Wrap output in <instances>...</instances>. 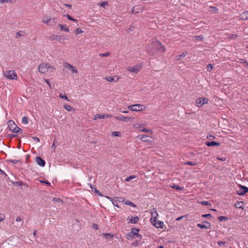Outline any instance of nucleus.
Wrapping results in <instances>:
<instances>
[{
	"label": "nucleus",
	"instance_id": "5701e85b",
	"mask_svg": "<svg viewBox=\"0 0 248 248\" xmlns=\"http://www.w3.org/2000/svg\"><path fill=\"white\" fill-rule=\"evenodd\" d=\"M158 216V213L157 212L155 213H151V218L150 220L151 222L156 221V219Z\"/></svg>",
	"mask_w": 248,
	"mask_h": 248
},
{
	"label": "nucleus",
	"instance_id": "72a5a7b5",
	"mask_svg": "<svg viewBox=\"0 0 248 248\" xmlns=\"http://www.w3.org/2000/svg\"><path fill=\"white\" fill-rule=\"evenodd\" d=\"M5 218V216L4 214L0 213V222L3 221Z\"/></svg>",
	"mask_w": 248,
	"mask_h": 248
},
{
	"label": "nucleus",
	"instance_id": "ddd939ff",
	"mask_svg": "<svg viewBox=\"0 0 248 248\" xmlns=\"http://www.w3.org/2000/svg\"><path fill=\"white\" fill-rule=\"evenodd\" d=\"M139 229L133 228L131 229L130 233L132 234V235L134 237L135 236H137L138 238H139L140 240L142 238V235L139 233Z\"/></svg>",
	"mask_w": 248,
	"mask_h": 248
},
{
	"label": "nucleus",
	"instance_id": "774afa93",
	"mask_svg": "<svg viewBox=\"0 0 248 248\" xmlns=\"http://www.w3.org/2000/svg\"><path fill=\"white\" fill-rule=\"evenodd\" d=\"M184 217V216H181V217H179L177 218L176 220L177 221H179V220H180L181 219H182Z\"/></svg>",
	"mask_w": 248,
	"mask_h": 248
},
{
	"label": "nucleus",
	"instance_id": "20e7f679",
	"mask_svg": "<svg viewBox=\"0 0 248 248\" xmlns=\"http://www.w3.org/2000/svg\"><path fill=\"white\" fill-rule=\"evenodd\" d=\"M42 22L48 26H54L57 23L56 18H50L48 16H44L42 18Z\"/></svg>",
	"mask_w": 248,
	"mask_h": 248
},
{
	"label": "nucleus",
	"instance_id": "37998d69",
	"mask_svg": "<svg viewBox=\"0 0 248 248\" xmlns=\"http://www.w3.org/2000/svg\"><path fill=\"white\" fill-rule=\"evenodd\" d=\"M112 135L114 136H120L121 133L119 132L114 131L112 132Z\"/></svg>",
	"mask_w": 248,
	"mask_h": 248
},
{
	"label": "nucleus",
	"instance_id": "680f3d73",
	"mask_svg": "<svg viewBox=\"0 0 248 248\" xmlns=\"http://www.w3.org/2000/svg\"><path fill=\"white\" fill-rule=\"evenodd\" d=\"M211 217V214H204V215H202V217Z\"/></svg>",
	"mask_w": 248,
	"mask_h": 248
},
{
	"label": "nucleus",
	"instance_id": "4c0bfd02",
	"mask_svg": "<svg viewBox=\"0 0 248 248\" xmlns=\"http://www.w3.org/2000/svg\"><path fill=\"white\" fill-rule=\"evenodd\" d=\"M209 9H210V11L211 12H215L217 10V9L216 7H214V6H210L209 7Z\"/></svg>",
	"mask_w": 248,
	"mask_h": 248
},
{
	"label": "nucleus",
	"instance_id": "4be33fe9",
	"mask_svg": "<svg viewBox=\"0 0 248 248\" xmlns=\"http://www.w3.org/2000/svg\"><path fill=\"white\" fill-rule=\"evenodd\" d=\"M139 220V217H131L129 218V221L128 223H137Z\"/></svg>",
	"mask_w": 248,
	"mask_h": 248
},
{
	"label": "nucleus",
	"instance_id": "39448f33",
	"mask_svg": "<svg viewBox=\"0 0 248 248\" xmlns=\"http://www.w3.org/2000/svg\"><path fill=\"white\" fill-rule=\"evenodd\" d=\"M128 108L132 111H140L144 110L146 109V107L143 105L141 104H135L131 106H129Z\"/></svg>",
	"mask_w": 248,
	"mask_h": 248
},
{
	"label": "nucleus",
	"instance_id": "393cba45",
	"mask_svg": "<svg viewBox=\"0 0 248 248\" xmlns=\"http://www.w3.org/2000/svg\"><path fill=\"white\" fill-rule=\"evenodd\" d=\"M59 27H60L61 31H65L68 32L69 31V29L67 27H65V25L62 24H59Z\"/></svg>",
	"mask_w": 248,
	"mask_h": 248
},
{
	"label": "nucleus",
	"instance_id": "6ab92c4d",
	"mask_svg": "<svg viewBox=\"0 0 248 248\" xmlns=\"http://www.w3.org/2000/svg\"><path fill=\"white\" fill-rule=\"evenodd\" d=\"M205 144L207 146L209 147V146H219L220 143L219 142H217L215 141H212L206 142Z\"/></svg>",
	"mask_w": 248,
	"mask_h": 248
},
{
	"label": "nucleus",
	"instance_id": "3c124183",
	"mask_svg": "<svg viewBox=\"0 0 248 248\" xmlns=\"http://www.w3.org/2000/svg\"><path fill=\"white\" fill-rule=\"evenodd\" d=\"M135 29V27L133 26H131L130 27V28L127 30L129 32H131V31H132L134 30Z\"/></svg>",
	"mask_w": 248,
	"mask_h": 248
},
{
	"label": "nucleus",
	"instance_id": "8fccbe9b",
	"mask_svg": "<svg viewBox=\"0 0 248 248\" xmlns=\"http://www.w3.org/2000/svg\"><path fill=\"white\" fill-rule=\"evenodd\" d=\"M200 203L204 205H210V204L207 201H202L200 202Z\"/></svg>",
	"mask_w": 248,
	"mask_h": 248
},
{
	"label": "nucleus",
	"instance_id": "58836bf2",
	"mask_svg": "<svg viewBox=\"0 0 248 248\" xmlns=\"http://www.w3.org/2000/svg\"><path fill=\"white\" fill-rule=\"evenodd\" d=\"M171 187L178 190H182L183 189V188L181 187L180 186L175 185H174L173 186H171Z\"/></svg>",
	"mask_w": 248,
	"mask_h": 248
},
{
	"label": "nucleus",
	"instance_id": "ea45409f",
	"mask_svg": "<svg viewBox=\"0 0 248 248\" xmlns=\"http://www.w3.org/2000/svg\"><path fill=\"white\" fill-rule=\"evenodd\" d=\"M218 219L220 221H222L223 220H227V218L226 217H224V216H220V217H218Z\"/></svg>",
	"mask_w": 248,
	"mask_h": 248
},
{
	"label": "nucleus",
	"instance_id": "aec40b11",
	"mask_svg": "<svg viewBox=\"0 0 248 248\" xmlns=\"http://www.w3.org/2000/svg\"><path fill=\"white\" fill-rule=\"evenodd\" d=\"M234 207L236 208L244 209V202H237L235 204Z\"/></svg>",
	"mask_w": 248,
	"mask_h": 248
},
{
	"label": "nucleus",
	"instance_id": "473e14b6",
	"mask_svg": "<svg viewBox=\"0 0 248 248\" xmlns=\"http://www.w3.org/2000/svg\"><path fill=\"white\" fill-rule=\"evenodd\" d=\"M52 200H53V202H57L60 203L61 204H62V203H63L61 199H59V198H54Z\"/></svg>",
	"mask_w": 248,
	"mask_h": 248
},
{
	"label": "nucleus",
	"instance_id": "a18cd8bd",
	"mask_svg": "<svg viewBox=\"0 0 248 248\" xmlns=\"http://www.w3.org/2000/svg\"><path fill=\"white\" fill-rule=\"evenodd\" d=\"M83 32V31L82 30H81L80 28H78L76 30L75 33L76 34H79V33H82Z\"/></svg>",
	"mask_w": 248,
	"mask_h": 248
},
{
	"label": "nucleus",
	"instance_id": "7c9ffc66",
	"mask_svg": "<svg viewBox=\"0 0 248 248\" xmlns=\"http://www.w3.org/2000/svg\"><path fill=\"white\" fill-rule=\"evenodd\" d=\"M53 39L54 40H56L58 41H61V39H62V37L60 35H54L53 36Z\"/></svg>",
	"mask_w": 248,
	"mask_h": 248
},
{
	"label": "nucleus",
	"instance_id": "1a4fd4ad",
	"mask_svg": "<svg viewBox=\"0 0 248 248\" xmlns=\"http://www.w3.org/2000/svg\"><path fill=\"white\" fill-rule=\"evenodd\" d=\"M144 124H136L134 125V127L135 129H138V130L141 131V132H144L146 133L147 132H151V131L147 129L144 128L143 127Z\"/></svg>",
	"mask_w": 248,
	"mask_h": 248
},
{
	"label": "nucleus",
	"instance_id": "864d4df0",
	"mask_svg": "<svg viewBox=\"0 0 248 248\" xmlns=\"http://www.w3.org/2000/svg\"><path fill=\"white\" fill-rule=\"evenodd\" d=\"M225 244V242H223V241H219V242H217V244L219 246H222L224 245Z\"/></svg>",
	"mask_w": 248,
	"mask_h": 248
},
{
	"label": "nucleus",
	"instance_id": "9b49d317",
	"mask_svg": "<svg viewBox=\"0 0 248 248\" xmlns=\"http://www.w3.org/2000/svg\"><path fill=\"white\" fill-rule=\"evenodd\" d=\"M240 187L241 189L239 190L236 191V193L238 195H244L247 192H248V187L242 185H240Z\"/></svg>",
	"mask_w": 248,
	"mask_h": 248
},
{
	"label": "nucleus",
	"instance_id": "c756f323",
	"mask_svg": "<svg viewBox=\"0 0 248 248\" xmlns=\"http://www.w3.org/2000/svg\"><path fill=\"white\" fill-rule=\"evenodd\" d=\"M124 204L130 205L134 207H136V205L135 204H134L133 202H131L129 201H126L125 202H124Z\"/></svg>",
	"mask_w": 248,
	"mask_h": 248
},
{
	"label": "nucleus",
	"instance_id": "052dcab7",
	"mask_svg": "<svg viewBox=\"0 0 248 248\" xmlns=\"http://www.w3.org/2000/svg\"><path fill=\"white\" fill-rule=\"evenodd\" d=\"M40 182L41 183H45V184H47V185L49 186L50 185V183L48 182H46L45 181H41Z\"/></svg>",
	"mask_w": 248,
	"mask_h": 248
},
{
	"label": "nucleus",
	"instance_id": "338daca9",
	"mask_svg": "<svg viewBox=\"0 0 248 248\" xmlns=\"http://www.w3.org/2000/svg\"><path fill=\"white\" fill-rule=\"evenodd\" d=\"M104 118H109L112 116V115H109V114L104 115Z\"/></svg>",
	"mask_w": 248,
	"mask_h": 248
},
{
	"label": "nucleus",
	"instance_id": "4468645a",
	"mask_svg": "<svg viewBox=\"0 0 248 248\" xmlns=\"http://www.w3.org/2000/svg\"><path fill=\"white\" fill-rule=\"evenodd\" d=\"M114 118L115 119H117L118 120L124 121L125 122H127L129 121L130 122L132 121V118L131 117H125L123 115H120L119 116L115 117Z\"/></svg>",
	"mask_w": 248,
	"mask_h": 248
},
{
	"label": "nucleus",
	"instance_id": "0eeeda50",
	"mask_svg": "<svg viewBox=\"0 0 248 248\" xmlns=\"http://www.w3.org/2000/svg\"><path fill=\"white\" fill-rule=\"evenodd\" d=\"M5 76L10 79H16L17 75L14 70H10L4 73Z\"/></svg>",
	"mask_w": 248,
	"mask_h": 248
},
{
	"label": "nucleus",
	"instance_id": "603ef678",
	"mask_svg": "<svg viewBox=\"0 0 248 248\" xmlns=\"http://www.w3.org/2000/svg\"><path fill=\"white\" fill-rule=\"evenodd\" d=\"M185 164L189 165H191V166H195L196 165L195 163H192L191 162H186L185 163Z\"/></svg>",
	"mask_w": 248,
	"mask_h": 248
},
{
	"label": "nucleus",
	"instance_id": "e433bc0d",
	"mask_svg": "<svg viewBox=\"0 0 248 248\" xmlns=\"http://www.w3.org/2000/svg\"><path fill=\"white\" fill-rule=\"evenodd\" d=\"M22 123L24 124H27L28 123V118L27 117H23L22 118Z\"/></svg>",
	"mask_w": 248,
	"mask_h": 248
},
{
	"label": "nucleus",
	"instance_id": "a211bd4d",
	"mask_svg": "<svg viewBox=\"0 0 248 248\" xmlns=\"http://www.w3.org/2000/svg\"><path fill=\"white\" fill-rule=\"evenodd\" d=\"M239 18L243 20H248V11H245L240 14Z\"/></svg>",
	"mask_w": 248,
	"mask_h": 248
},
{
	"label": "nucleus",
	"instance_id": "0e129e2a",
	"mask_svg": "<svg viewBox=\"0 0 248 248\" xmlns=\"http://www.w3.org/2000/svg\"><path fill=\"white\" fill-rule=\"evenodd\" d=\"M156 212V210L155 208H153L151 210V213H155Z\"/></svg>",
	"mask_w": 248,
	"mask_h": 248
},
{
	"label": "nucleus",
	"instance_id": "cd10ccee",
	"mask_svg": "<svg viewBox=\"0 0 248 248\" xmlns=\"http://www.w3.org/2000/svg\"><path fill=\"white\" fill-rule=\"evenodd\" d=\"M63 107L66 110L68 111H70L72 110V109H73V108L68 105H64Z\"/></svg>",
	"mask_w": 248,
	"mask_h": 248
},
{
	"label": "nucleus",
	"instance_id": "6e6552de",
	"mask_svg": "<svg viewBox=\"0 0 248 248\" xmlns=\"http://www.w3.org/2000/svg\"><path fill=\"white\" fill-rule=\"evenodd\" d=\"M142 66L140 65H136L133 67H129L127 68V70L130 72H132L135 74L138 73L141 69Z\"/></svg>",
	"mask_w": 248,
	"mask_h": 248
},
{
	"label": "nucleus",
	"instance_id": "b1692460",
	"mask_svg": "<svg viewBox=\"0 0 248 248\" xmlns=\"http://www.w3.org/2000/svg\"><path fill=\"white\" fill-rule=\"evenodd\" d=\"M187 54H188V53L187 52H184L183 53L176 56V60H181L182 59H183V58L186 57V56L187 55Z\"/></svg>",
	"mask_w": 248,
	"mask_h": 248
},
{
	"label": "nucleus",
	"instance_id": "2eb2a0df",
	"mask_svg": "<svg viewBox=\"0 0 248 248\" xmlns=\"http://www.w3.org/2000/svg\"><path fill=\"white\" fill-rule=\"evenodd\" d=\"M36 162L38 165L41 167H44L45 166V161L40 156H37L36 158Z\"/></svg>",
	"mask_w": 248,
	"mask_h": 248
},
{
	"label": "nucleus",
	"instance_id": "6e6d98bb",
	"mask_svg": "<svg viewBox=\"0 0 248 248\" xmlns=\"http://www.w3.org/2000/svg\"><path fill=\"white\" fill-rule=\"evenodd\" d=\"M239 61L241 63H247V62L246 61V60L245 59H241L239 60Z\"/></svg>",
	"mask_w": 248,
	"mask_h": 248
},
{
	"label": "nucleus",
	"instance_id": "49530a36",
	"mask_svg": "<svg viewBox=\"0 0 248 248\" xmlns=\"http://www.w3.org/2000/svg\"><path fill=\"white\" fill-rule=\"evenodd\" d=\"M23 31H19L16 33V37L17 38L19 36H21L23 35Z\"/></svg>",
	"mask_w": 248,
	"mask_h": 248
},
{
	"label": "nucleus",
	"instance_id": "5fc2aeb1",
	"mask_svg": "<svg viewBox=\"0 0 248 248\" xmlns=\"http://www.w3.org/2000/svg\"><path fill=\"white\" fill-rule=\"evenodd\" d=\"M44 80H45V81L47 83V84H48V86H49V88H51V84H50V83L49 82V81H48L47 79H44Z\"/></svg>",
	"mask_w": 248,
	"mask_h": 248
},
{
	"label": "nucleus",
	"instance_id": "9d476101",
	"mask_svg": "<svg viewBox=\"0 0 248 248\" xmlns=\"http://www.w3.org/2000/svg\"><path fill=\"white\" fill-rule=\"evenodd\" d=\"M144 8L142 6L140 5H136L133 7L132 13L136 14L139 13L140 12H142Z\"/></svg>",
	"mask_w": 248,
	"mask_h": 248
},
{
	"label": "nucleus",
	"instance_id": "423d86ee",
	"mask_svg": "<svg viewBox=\"0 0 248 248\" xmlns=\"http://www.w3.org/2000/svg\"><path fill=\"white\" fill-rule=\"evenodd\" d=\"M208 100L206 98L201 97L197 99L196 101V106L198 107H201L203 105L207 104Z\"/></svg>",
	"mask_w": 248,
	"mask_h": 248
},
{
	"label": "nucleus",
	"instance_id": "e2e57ef3",
	"mask_svg": "<svg viewBox=\"0 0 248 248\" xmlns=\"http://www.w3.org/2000/svg\"><path fill=\"white\" fill-rule=\"evenodd\" d=\"M207 68H210V69H213V66L211 64H208L207 65Z\"/></svg>",
	"mask_w": 248,
	"mask_h": 248
},
{
	"label": "nucleus",
	"instance_id": "f704fd0d",
	"mask_svg": "<svg viewBox=\"0 0 248 248\" xmlns=\"http://www.w3.org/2000/svg\"><path fill=\"white\" fill-rule=\"evenodd\" d=\"M59 96L62 99H64L67 100H69L68 99L67 96L65 94H63L62 93H60Z\"/></svg>",
	"mask_w": 248,
	"mask_h": 248
},
{
	"label": "nucleus",
	"instance_id": "c85d7f7f",
	"mask_svg": "<svg viewBox=\"0 0 248 248\" xmlns=\"http://www.w3.org/2000/svg\"><path fill=\"white\" fill-rule=\"evenodd\" d=\"M104 115H102V114H97L95 115V116H94V120H96L97 119H104Z\"/></svg>",
	"mask_w": 248,
	"mask_h": 248
},
{
	"label": "nucleus",
	"instance_id": "412c9836",
	"mask_svg": "<svg viewBox=\"0 0 248 248\" xmlns=\"http://www.w3.org/2000/svg\"><path fill=\"white\" fill-rule=\"evenodd\" d=\"M139 137H140V139L141 141H143L144 142H148L150 141V140L147 139L148 136L147 135H140V136H139Z\"/></svg>",
	"mask_w": 248,
	"mask_h": 248
},
{
	"label": "nucleus",
	"instance_id": "bb28decb",
	"mask_svg": "<svg viewBox=\"0 0 248 248\" xmlns=\"http://www.w3.org/2000/svg\"><path fill=\"white\" fill-rule=\"evenodd\" d=\"M106 197H107V198H108V199L110 200L112 202V204L114 206L118 207V205L117 204V201L113 200L111 198L108 197V196H107Z\"/></svg>",
	"mask_w": 248,
	"mask_h": 248
},
{
	"label": "nucleus",
	"instance_id": "f8f14e48",
	"mask_svg": "<svg viewBox=\"0 0 248 248\" xmlns=\"http://www.w3.org/2000/svg\"><path fill=\"white\" fill-rule=\"evenodd\" d=\"M197 226L201 229H209L211 227L210 222L204 221L202 224H198Z\"/></svg>",
	"mask_w": 248,
	"mask_h": 248
},
{
	"label": "nucleus",
	"instance_id": "7ed1b4c3",
	"mask_svg": "<svg viewBox=\"0 0 248 248\" xmlns=\"http://www.w3.org/2000/svg\"><path fill=\"white\" fill-rule=\"evenodd\" d=\"M8 127L10 130L12 131L13 132L15 133H22L23 132L22 129L18 127L17 125H16L14 122L10 120L8 123Z\"/></svg>",
	"mask_w": 248,
	"mask_h": 248
},
{
	"label": "nucleus",
	"instance_id": "c9c22d12",
	"mask_svg": "<svg viewBox=\"0 0 248 248\" xmlns=\"http://www.w3.org/2000/svg\"><path fill=\"white\" fill-rule=\"evenodd\" d=\"M136 178L135 175H131L125 179L126 181H129Z\"/></svg>",
	"mask_w": 248,
	"mask_h": 248
},
{
	"label": "nucleus",
	"instance_id": "a19ab883",
	"mask_svg": "<svg viewBox=\"0 0 248 248\" xmlns=\"http://www.w3.org/2000/svg\"><path fill=\"white\" fill-rule=\"evenodd\" d=\"M126 238L128 239H129L130 238H134V237L132 235V234L129 232L128 233H127L126 235Z\"/></svg>",
	"mask_w": 248,
	"mask_h": 248
},
{
	"label": "nucleus",
	"instance_id": "f3484780",
	"mask_svg": "<svg viewBox=\"0 0 248 248\" xmlns=\"http://www.w3.org/2000/svg\"><path fill=\"white\" fill-rule=\"evenodd\" d=\"M153 224L157 228H162L163 227L164 223L162 221H157L156 220V221L155 222H152Z\"/></svg>",
	"mask_w": 248,
	"mask_h": 248
},
{
	"label": "nucleus",
	"instance_id": "4d7b16f0",
	"mask_svg": "<svg viewBox=\"0 0 248 248\" xmlns=\"http://www.w3.org/2000/svg\"><path fill=\"white\" fill-rule=\"evenodd\" d=\"M32 138L33 139V140H34L35 141H37V142H40V139H39V138H38V137H33Z\"/></svg>",
	"mask_w": 248,
	"mask_h": 248
},
{
	"label": "nucleus",
	"instance_id": "de8ad7c7",
	"mask_svg": "<svg viewBox=\"0 0 248 248\" xmlns=\"http://www.w3.org/2000/svg\"><path fill=\"white\" fill-rule=\"evenodd\" d=\"M109 55V53L108 52H106L104 53H100L99 56L101 57H107Z\"/></svg>",
	"mask_w": 248,
	"mask_h": 248
},
{
	"label": "nucleus",
	"instance_id": "2f4dec72",
	"mask_svg": "<svg viewBox=\"0 0 248 248\" xmlns=\"http://www.w3.org/2000/svg\"><path fill=\"white\" fill-rule=\"evenodd\" d=\"M105 79L109 82H112L115 80V78L111 77H107L105 78Z\"/></svg>",
	"mask_w": 248,
	"mask_h": 248
},
{
	"label": "nucleus",
	"instance_id": "dca6fc26",
	"mask_svg": "<svg viewBox=\"0 0 248 248\" xmlns=\"http://www.w3.org/2000/svg\"><path fill=\"white\" fill-rule=\"evenodd\" d=\"M65 67L71 70L73 73H77L78 72L76 67L68 63H65Z\"/></svg>",
	"mask_w": 248,
	"mask_h": 248
},
{
	"label": "nucleus",
	"instance_id": "a878e982",
	"mask_svg": "<svg viewBox=\"0 0 248 248\" xmlns=\"http://www.w3.org/2000/svg\"><path fill=\"white\" fill-rule=\"evenodd\" d=\"M106 239H111L113 237V235L110 233H103L102 234Z\"/></svg>",
	"mask_w": 248,
	"mask_h": 248
},
{
	"label": "nucleus",
	"instance_id": "f257e3e1",
	"mask_svg": "<svg viewBox=\"0 0 248 248\" xmlns=\"http://www.w3.org/2000/svg\"><path fill=\"white\" fill-rule=\"evenodd\" d=\"M146 50L151 55L154 54L155 51L165 52V47L158 41L156 40L152 42L151 46H147Z\"/></svg>",
	"mask_w": 248,
	"mask_h": 248
},
{
	"label": "nucleus",
	"instance_id": "09e8293b",
	"mask_svg": "<svg viewBox=\"0 0 248 248\" xmlns=\"http://www.w3.org/2000/svg\"><path fill=\"white\" fill-rule=\"evenodd\" d=\"M108 4V2L107 1H104L101 2L99 5L101 6L104 7L105 6L107 5Z\"/></svg>",
	"mask_w": 248,
	"mask_h": 248
},
{
	"label": "nucleus",
	"instance_id": "bf43d9fd",
	"mask_svg": "<svg viewBox=\"0 0 248 248\" xmlns=\"http://www.w3.org/2000/svg\"><path fill=\"white\" fill-rule=\"evenodd\" d=\"M16 220L17 222H19V221H21L22 220V219H21V218L20 217H17L16 218Z\"/></svg>",
	"mask_w": 248,
	"mask_h": 248
},
{
	"label": "nucleus",
	"instance_id": "f03ea898",
	"mask_svg": "<svg viewBox=\"0 0 248 248\" xmlns=\"http://www.w3.org/2000/svg\"><path fill=\"white\" fill-rule=\"evenodd\" d=\"M55 68L48 63H42L38 67L39 72L45 74L48 72H52Z\"/></svg>",
	"mask_w": 248,
	"mask_h": 248
},
{
	"label": "nucleus",
	"instance_id": "69168bd1",
	"mask_svg": "<svg viewBox=\"0 0 248 248\" xmlns=\"http://www.w3.org/2000/svg\"><path fill=\"white\" fill-rule=\"evenodd\" d=\"M16 1L15 0H7V2H9L11 3H15Z\"/></svg>",
	"mask_w": 248,
	"mask_h": 248
},
{
	"label": "nucleus",
	"instance_id": "13d9d810",
	"mask_svg": "<svg viewBox=\"0 0 248 248\" xmlns=\"http://www.w3.org/2000/svg\"><path fill=\"white\" fill-rule=\"evenodd\" d=\"M120 200L119 201L120 202H122L124 203L125 202V199L123 198H119Z\"/></svg>",
	"mask_w": 248,
	"mask_h": 248
},
{
	"label": "nucleus",
	"instance_id": "c03bdc74",
	"mask_svg": "<svg viewBox=\"0 0 248 248\" xmlns=\"http://www.w3.org/2000/svg\"><path fill=\"white\" fill-rule=\"evenodd\" d=\"M66 16L67 17V18L70 20H72V21H77V20L73 18H72L70 15H67Z\"/></svg>",
	"mask_w": 248,
	"mask_h": 248
},
{
	"label": "nucleus",
	"instance_id": "79ce46f5",
	"mask_svg": "<svg viewBox=\"0 0 248 248\" xmlns=\"http://www.w3.org/2000/svg\"><path fill=\"white\" fill-rule=\"evenodd\" d=\"M9 161L11 162L12 163L15 164L17 163V162H20V160H15V159H10Z\"/></svg>",
	"mask_w": 248,
	"mask_h": 248
}]
</instances>
